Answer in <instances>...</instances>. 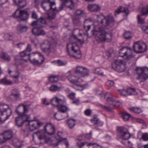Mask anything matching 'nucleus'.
<instances>
[{
  "mask_svg": "<svg viewBox=\"0 0 148 148\" xmlns=\"http://www.w3.org/2000/svg\"><path fill=\"white\" fill-rule=\"evenodd\" d=\"M142 15H148V5L143 8L142 9Z\"/></svg>",
  "mask_w": 148,
  "mask_h": 148,
  "instance_id": "45",
  "label": "nucleus"
},
{
  "mask_svg": "<svg viewBox=\"0 0 148 148\" xmlns=\"http://www.w3.org/2000/svg\"><path fill=\"white\" fill-rule=\"evenodd\" d=\"M84 27L88 36L90 37L94 36L97 39L102 42H109L112 39V34L111 32L110 31H107L102 27L98 26L95 27L90 36L88 33V31L90 28L91 26L90 25H86V24H84Z\"/></svg>",
  "mask_w": 148,
  "mask_h": 148,
  "instance_id": "1",
  "label": "nucleus"
},
{
  "mask_svg": "<svg viewBox=\"0 0 148 148\" xmlns=\"http://www.w3.org/2000/svg\"><path fill=\"white\" fill-rule=\"evenodd\" d=\"M88 70L86 68L82 66L76 67L75 71V73H79L82 77H85L88 75Z\"/></svg>",
  "mask_w": 148,
  "mask_h": 148,
  "instance_id": "15",
  "label": "nucleus"
},
{
  "mask_svg": "<svg viewBox=\"0 0 148 148\" xmlns=\"http://www.w3.org/2000/svg\"><path fill=\"white\" fill-rule=\"evenodd\" d=\"M30 54L29 53H27L25 51H22L20 53V55L21 57L23 58L27 57L29 59Z\"/></svg>",
  "mask_w": 148,
  "mask_h": 148,
  "instance_id": "51",
  "label": "nucleus"
},
{
  "mask_svg": "<svg viewBox=\"0 0 148 148\" xmlns=\"http://www.w3.org/2000/svg\"><path fill=\"white\" fill-rule=\"evenodd\" d=\"M28 28V27L26 25L20 24L17 25L16 30L18 33H21L27 31Z\"/></svg>",
  "mask_w": 148,
  "mask_h": 148,
  "instance_id": "29",
  "label": "nucleus"
},
{
  "mask_svg": "<svg viewBox=\"0 0 148 148\" xmlns=\"http://www.w3.org/2000/svg\"><path fill=\"white\" fill-rule=\"evenodd\" d=\"M136 71L137 75L136 78L140 82H143L148 78V68L137 67Z\"/></svg>",
  "mask_w": 148,
  "mask_h": 148,
  "instance_id": "5",
  "label": "nucleus"
},
{
  "mask_svg": "<svg viewBox=\"0 0 148 148\" xmlns=\"http://www.w3.org/2000/svg\"><path fill=\"white\" fill-rule=\"evenodd\" d=\"M130 110L131 111L136 114H139L142 112V110L140 108L136 107H132L130 108Z\"/></svg>",
  "mask_w": 148,
  "mask_h": 148,
  "instance_id": "38",
  "label": "nucleus"
},
{
  "mask_svg": "<svg viewBox=\"0 0 148 148\" xmlns=\"http://www.w3.org/2000/svg\"><path fill=\"white\" fill-rule=\"evenodd\" d=\"M118 92L121 95L125 96L127 95L126 90H125L124 89L119 90Z\"/></svg>",
  "mask_w": 148,
  "mask_h": 148,
  "instance_id": "56",
  "label": "nucleus"
},
{
  "mask_svg": "<svg viewBox=\"0 0 148 148\" xmlns=\"http://www.w3.org/2000/svg\"><path fill=\"white\" fill-rule=\"evenodd\" d=\"M68 54L70 56L77 59L82 57L81 51L79 47L75 43H70L66 46Z\"/></svg>",
  "mask_w": 148,
  "mask_h": 148,
  "instance_id": "3",
  "label": "nucleus"
},
{
  "mask_svg": "<svg viewBox=\"0 0 148 148\" xmlns=\"http://www.w3.org/2000/svg\"><path fill=\"white\" fill-rule=\"evenodd\" d=\"M10 110L11 112V115L12 113V111L9 105L4 103H0V112L2 115H3V113H6V115L7 116V114H10V112L8 111Z\"/></svg>",
  "mask_w": 148,
  "mask_h": 148,
  "instance_id": "16",
  "label": "nucleus"
},
{
  "mask_svg": "<svg viewBox=\"0 0 148 148\" xmlns=\"http://www.w3.org/2000/svg\"><path fill=\"white\" fill-rule=\"evenodd\" d=\"M57 135L59 137V138L60 139V141H62L64 140H66V138H62V132H58L57 133Z\"/></svg>",
  "mask_w": 148,
  "mask_h": 148,
  "instance_id": "55",
  "label": "nucleus"
},
{
  "mask_svg": "<svg viewBox=\"0 0 148 148\" xmlns=\"http://www.w3.org/2000/svg\"><path fill=\"white\" fill-rule=\"evenodd\" d=\"M120 56L127 60H130L134 57L131 48L124 47L121 49L119 52Z\"/></svg>",
  "mask_w": 148,
  "mask_h": 148,
  "instance_id": "6",
  "label": "nucleus"
},
{
  "mask_svg": "<svg viewBox=\"0 0 148 148\" xmlns=\"http://www.w3.org/2000/svg\"><path fill=\"white\" fill-rule=\"evenodd\" d=\"M73 0H62V3L60 5L59 9H56V10L59 11L63 9L64 6L67 7L72 9L74 6V3L73 2Z\"/></svg>",
  "mask_w": 148,
  "mask_h": 148,
  "instance_id": "12",
  "label": "nucleus"
},
{
  "mask_svg": "<svg viewBox=\"0 0 148 148\" xmlns=\"http://www.w3.org/2000/svg\"><path fill=\"white\" fill-rule=\"evenodd\" d=\"M20 73L19 72H17V75H11V77L13 79V80L14 83H19V77H20Z\"/></svg>",
  "mask_w": 148,
  "mask_h": 148,
  "instance_id": "36",
  "label": "nucleus"
},
{
  "mask_svg": "<svg viewBox=\"0 0 148 148\" xmlns=\"http://www.w3.org/2000/svg\"><path fill=\"white\" fill-rule=\"evenodd\" d=\"M98 118L95 116L93 118L91 119V122L94 124H97L98 123Z\"/></svg>",
  "mask_w": 148,
  "mask_h": 148,
  "instance_id": "57",
  "label": "nucleus"
},
{
  "mask_svg": "<svg viewBox=\"0 0 148 148\" xmlns=\"http://www.w3.org/2000/svg\"><path fill=\"white\" fill-rule=\"evenodd\" d=\"M56 63L59 66L64 65L66 64V62H64L62 61L59 60H57L56 61Z\"/></svg>",
  "mask_w": 148,
  "mask_h": 148,
  "instance_id": "62",
  "label": "nucleus"
},
{
  "mask_svg": "<svg viewBox=\"0 0 148 148\" xmlns=\"http://www.w3.org/2000/svg\"><path fill=\"white\" fill-rule=\"evenodd\" d=\"M49 81L52 83L58 82L59 80L58 77L57 75H51L49 78Z\"/></svg>",
  "mask_w": 148,
  "mask_h": 148,
  "instance_id": "35",
  "label": "nucleus"
},
{
  "mask_svg": "<svg viewBox=\"0 0 148 148\" xmlns=\"http://www.w3.org/2000/svg\"><path fill=\"white\" fill-rule=\"evenodd\" d=\"M63 102L62 99L58 98L56 97L53 98L51 100V103L54 106L58 107L60 105H61Z\"/></svg>",
  "mask_w": 148,
  "mask_h": 148,
  "instance_id": "19",
  "label": "nucleus"
},
{
  "mask_svg": "<svg viewBox=\"0 0 148 148\" xmlns=\"http://www.w3.org/2000/svg\"><path fill=\"white\" fill-rule=\"evenodd\" d=\"M29 14L27 9L19 11L17 9L13 15L14 18H17L21 21H25L28 18Z\"/></svg>",
  "mask_w": 148,
  "mask_h": 148,
  "instance_id": "8",
  "label": "nucleus"
},
{
  "mask_svg": "<svg viewBox=\"0 0 148 148\" xmlns=\"http://www.w3.org/2000/svg\"><path fill=\"white\" fill-rule=\"evenodd\" d=\"M68 80L72 83H75L77 82H81L83 80L80 78L75 75H70L67 77Z\"/></svg>",
  "mask_w": 148,
  "mask_h": 148,
  "instance_id": "20",
  "label": "nucleus"
},
{
  "mask_svg": "<svg viewBox=\"0 0 148 148\" xmlns=\"http://www.w3.org/2000/svg\"><path fill=\"white\" fill-rule=\"evenodd\" d=\"M61 89V87H58L56 85H52L49 88V90L52 92H55Z\"/></svg>",
  "mask_w": 148,
  "mask_h": 148,
  "instance_id": "40",
  "label": "nucleus"
},
{
  "mask_svg": "<svg viewBox=\"0 0 148 148\" xmlns=\"http://www.w3.org/2000/svg\"><path fill=\"white\" fill-rule=\"evenodd\" d=\"M2 134L3 135L6 140H8L12 137V131H7L4 132Z\"/></svg>",
  "mask_w": 148,
  "mask_h": 148,
  "instance_id": "28",
  "label": "nucleus"
},
{
  "mask_svg": "<svg viewBox=\"0 0 148 148\" xmlns=\"http://www.w3.org/2000/svg\"><path fill=\"white\" fill-rule=\"evenodd\" d=\"M123 12L127 14L128 12V10L126 8H124L122 6H120L115 11V15L116 16L120 12Z\"/></svg>",
  "mask_w": 148,
  "mask_h": 148,
  "instance_id": "27",
  "label": "nucleus"
},
{
  "mask_svg": "<svg viewBox=\"0 0 148 148\" xmlns=\"http://www.w3.org/2000/svg\"><path fill=\"white\" fill-rule=\"evenodd\" d=\"M48 19L49 20L53 19L55 18L56 14L55 12H50L47 14Z\"/></svg>",
  "mask_w": 148,
  "mask_h": 148,
  "instance_id": "47",
  "label": "nucleus"
},
{
  "mask_svg": "<svg viewBox=\"0 0 148 148\" xmlns=\"http://www.w3.org/2000/svg\"><path fill=\"white\" fill-rule=\"evenodd\" d=\"M15 4L20 8H23L26 6L27 2L25 0H13Z\"/></svg>",
  "mask_w": 148,
  "mask_h": 148,
  "instance_id": "22",
  "label": "nucleus"
},
{
  "mask_svg": "<svg viewBox=\"0 0 148 148\" xmlns=\"http://www.w3.org/2000/svg\"><path fill=\"white\" fill-rule=\"evenodd\" d=\"M60 106L59 107H58V110L59 112H62L64 113L67 110V107L65 106L60 105Z\"/></svg>",
  "mask_w": 148,
  "mask_h": 148,
  "instance_id": "43",
  "label": "nucleus"
},
{
  "mask_svg": "<svg viewBox=\"0 0 148 148\" xmlns=\"http://www.w3.org/2000/svg\"><path fill=\"white\" fill-rule=\"evenodd\" d=\"M73 21L74 24L75 25L80 26L82 24V21L80 18L77 16H75L73 18Z\"/></svg>",
  "mask_w": 148,
  "mask_h": 148,
  "instance_id": "34",
  "label": "nucleus"
},
{
  "mask_svg": "<svg viewBox=\"0 0 148 148\" xmlns=\"http://www.w3.org/2000/svg\"><path fill=\"white\" fill-rule=\"evenodd\" d=\"M97 21L104 26L109 25L112 23L114 21L113 18L112 16L105 17L103 16H97Z\"/></svg>",
  "mask_w": 148,
  "mask_h": 148,
  "instance_id": "11",
  "label": "nucleus"
},
{
  "mask_svg": "<svg viewBox=\"0 0 148 148\" xmlns=\"http://www.w3.org/2000/svg\"><path fill=\"white\" fill-rule=\"evenodd\" d=\"M46 3H50V9H52L54 10H56V8H53L52 6L55 5V3L54 2H51L50 1V0H44L42 2L41 4V6L43 8L45 11H47L45 7L44 6L43 4Z\"/></svg>",
  "mask_w": 148,
  "mask_h": 148,
  "instance_id": "25",
  "label": "nucleus"
},
{
  "mask_svg": "<svg viewBox=\"0 0 148 148\" xmlns=\"http://www.w3.org/2000/svg\"><path fill=\"white\" fill-rule=\"evenodd\" d=\"M29 121L28 125L29 126L30 130L33 131L38 129L37 126V121Z\"/></svg>",
  "mask_w": 148,
  "mask_h": 148,
  "instance_id": "24",
  "label": "nucleus"
},
{
  "mask_svg": "<svg viewBox=\"0 0 148 148\" xmlns=\"http://www.w3.org/2000/svg\"><path fill=\"white\" fill-rule=\"evenodd\" d=\"M13 82L10 80L8 79L5 77L0 79V84L4 85H11L13 84Z\"/></svg>",
  "mask_w": 148,
  "mask_h": 148,
  "instance_id": "30",
  "label": "nucleus"
},
{
  "mask_svg": "<svg viewBox=\"0 0 148 148\" xmlns=\"http://www.w3.org/2000/svg\"><path fill=\"white\" fill-rule=\"evenodd\" d=\"M29 108V105L21 104L18 106L16 112L18 115L15 119L16 124L18 127H21L24 122L28 121L29 116L27 114Z\"/></svg>",
  "mask_w": 148,
  "mask_h": 148,
  "instance_id": "2",
  "label": "nucleus"
},
{
  "mask_svg": "<svg viewBox=\"0 0 148 148\" xmlns=\"http://www.w3.org/2000/svg\"><path fill=\"white\" fill-rule=\"evenodd\" d=\"M126 91L127 95H136L137 94L135 88H129L126 90Z\"/></svg>",
  "mask_w": 148,
  "mask_h": 148,
  "instance_id": "31",
  "label": "nucleus"
},
{
  "mask_svg": "<svg viewBox=\"0 0 148 148\" xmlns=\"http://www.w3.org/2000/svg\"><path fill=\"white\" fill-rule=\"evenodd\" d=\"M142 29L144 31L146 32L148 30V24H145V25L141 27Z\"/></svg>",
  "mask_w": 148,
  "mask_h": 148,
  "instance_id": "64",
  "label": "nucleus"
},
{
  "mask_svg": "<svg viewBox=\"0 0 148 148\" xmlns=\"http://www.w3.org/2000/svg\"><path fill=\"white\" fill-rule=\"evenodd\" d=\"M32 18L35 19H38V15L35 12L33 11L32 12Z\"/></svg>",
  "mask_w": 148,
  "mask_h": 148,
  "instance_id": "60",
  "label": "nucleus"
},
{
  "mask_svg": "<svg viewBox=\"0 0 148 148\" xmlns=\"http://www.w3.org/2000/svg\"><path fill=\"white\" fill-rule=\"evenodd\" d=\"M125 65V62L123 60H116L112 63V67L118 72H122L124 71Z\"/></svg>",
  "mask_w": 148,
  "mask_h": 148,
  "instance_id": "7",
  "label": "nucleus"
},
{
  "mask_svg": "<svg viewBox=\"0 0 148 148\" xmlns=\"http://www.w3.org/2000/svg\"><path fill=\"white\" fill-rule=\"evenodd\" d=\"M118 130L122 137V138L125 140H127L130 137V134L126 129L124 127H119L118 128Z\"/></svg>",
  "mask_w": 148,
  "mask_h": 148,
  "instance_id": "14",
  "label": "nucleus"
},
{
  "mask_svg": "<svg viewBox=\"0 0 148 148\" xmlns=\"http://www.w3.org/2000/svg\"><path fill=\"white\" fill-rule=\"evenodd\" d=\"M108 102V104L110 105V106L108 107H106V106H104L102 105H101V107L103 109L106 110L107 111H112V106L111 105V104L110 103H111L110 102Z\"/></svg>",
  "mask_w": 148,
  "mask_h": 148,
  "instance_id": "46",
  "label": "nucleus"
},
{
  "mask_svg": "<svg viewBox=\"0 0 148 148\" xmlns=\"http://www.w3.org/2000/svg\"><path fill=\"white\" fill-rule=\"evenodd\" d=\"M124 36L125 39L128 40L131 39L132 37L131 32L130 31L125 32L124 34Z\"/></svg>",
  "mask_w": 148,
  "mask_h": 148,
  "instance_id": "42",
  "label": "nucleus"
},
{
  "mask_svg": "<svg viewBox=\"0 0 148 148\" xmlns=\"http://www.w3.org/2000/svg\"><path fill=\"white\" fill-rule=\"evenodd\" d=\"M107 101L108 102H110L111 103L110 104L112 106V108L114 107H119L121 105V103L119 102L115 101L112 97H108Z\"/></svg>",
  "mask_w": 148,
  "mask_h": 148,
  "instance_id": "21",
  "label": "nucleus"
},
{
  "mask_svg": "<svg viewBox=\"0 0 148 148\" xmlns=\"http://www.w3.org/2000/svg\"><path fill=\"white\" fill-rule=\"evenodd\" d=\"M31 25L34 26H40V25H42L39 24L38 20L36 21H33L31 23Z\"/></svg>",
  "mask_w": 148,
  "mask_h": 148,
  "instance_id": "59",
  "label": "nucleus"
},
{
  "mask_svg": "<svg viewBox=\"0 0 148 148\" xmlns=\"http://www.w3.org/2000/svg\"><path fill=\"white\" fill-rule=\"evenodd\" d=\"M143 139L145 141L148 140V134H144L142 136Z\"/></svg>",
  "mask_w": 148,
  "mask_h": 148,
  "instance_id": "61",
  "label": "nucleus"
},
{
  "mask_svg": "<svg viewBox=\"0 0 148 148\" xmlns=\"http://www.w3.org/2000/svg\"><path fill=\"white\" fill-rule=\"evenodd\" d=\"M0 58L7 61H10L11 59V57L8 53L3 52L0 53Z\"/></svg>",
  "mask_w": 148,
  "mask_h": 148,
  "instance_id": "26",
  "label": "nucleus"
},
{
  "mask_svg": "<svg viewBox=\"0 0 148 148\" xmlns=\"http://www.w3.org/2000/svg\"><path fill=\"white\" fill-rule=\"evenodd\" d=\"M54 116L56 119L58 121L64 119V117L62 116L60 113H55Z\"/></svg>",
  "mask_w": 148,
  "mask_h": 148,
  "instance_id": "44",
  "label": "nucleus"
},
{
  "mask_svg": "<svg viewBox=\"0 0 148 148\" xmlns=\"http://www.w3.org/2000/svg\"><path fill=\"white\" fill-rule=\"evenodd\" d=\"M29 60L35 65H41L44 61V58L40 53L35 52L30 54Z\"/></svg>",
  "mask_w": 148,
  "mask_h": 148,
  "instance_id": "4",
  "label": "nucleus"
},
{
  "mask_svg": "<svg viewBox=\"0 0 148 148\" xmlns=\"http://www.w3.org/2000/svg\"><path fill=\"white\" fill-rule=\"evenodd\" d=\"M18 56H16L15 57V60L16 62V64H23L25 62H26L27 60L26 59H18Z\"/></svg>",
  "mask_w": 148,
  "mask_h": 148,
  "instance_id": "33",
  "label": "nucleus"
},
{
  "mask_svg": "<svg viewBox=\"0 0 148 148\" xmlns=\"http://www.w3.org/2000/svg\"><path fill=\"white\" fill-rule=\"evenodd\" d=\"M36 134L38 137V139L40 140H43L44 142H49L50 140H47L48 138H47L45 134V132L43 130H39L34 133Z\"/></svg>",
  "mask_w": 148,
  "mask_h": 148,
  "instance_id": "18",
  "label": "nucleus"
},
{
  "mask_svg": "<svg viewBox=\"0 0 148 148\" xmlns=\"http://www.w3.org/2000/svg\"><path fill=\"white\" fill-rule=\"evenodd\" d=\"M4 38L6 40H11L12 39V35L9 34H5L4 35Z\"/></svg>",
  "mask_w": 148,
  "mask_h": 148,
  "instance_id": "53",
  "label": "nucleus"
},
{
  "mask_svg": "<svg viewBox=\"0 0 148 148\" xmlns=\"http://www.w3.org/2000/svg\"><path fill=\"white\" fill-rule=\"evenodd\" d=\"M38 21L39 24H45L46 23V20L43 17H41L39 19H38Z\"/></svg>",
  "mask_w": 148,
  "mask_h": 148,
  "instance_id": "54",
  "label": "nucleus"
},
{
  "mask_svg": "<svg viewBox=\"0 0 148 148\" xmlns=\"http://www.w3.org/2000/svg\"><path fill=\"white\" fill-rule=\"evenodd\" d=\"M6 140L5 139L3 135L2 134L0 135V144L5 142Z\"/></svg>",
  "mask_w": 148,
  "mask_h": 148,
  "instance_id": "58",
  "label": "nucleus"
},
{
  "mask_svg": "<svg viewBox=\"0 0 148 148\" xmlns=\"http://www.w3.org/2000/svg\"><path fill=\"white\" fill-rule=\"evenodd\" d=\"M88 10L91 11L97 12L100 10L101 8L96 4H90L88 6Z\"/></svg>",
  "mask_w": 148,
  "mask_h": 148,
  "instance_id": "23",
  "label": "nucleus"
},
{
  "mask_svg": "<svg viewBox=\"0 0 148 148\" xmlns=\"http://www.w3.org/2000/svg\"><path fill=\"white\" fill-rule=\"evenodd\" d=\"M130 116V115L128 113H124L122 114V117L123 120L125 121H128Z\"/></svg>",
  "mask_w": 148,
  "mask_h": 148,
  "instance_id": "49",
  "label": "nucleus"
},
{
  "mask_svg": "<svg viewBox=\"0 0 148 148\" xmlns=\"http://www.w3.org/2000/svg\"><path fill=\"white\" fill-rule=\"evenodd\" d=\"M140 16L139 15L138 16V22L139 23L142 24L144 23V21L143 19L140 18Z\"/></svg>",
  "mask_w": 148,
  "mask_h": 148,
  "instance_id": "63",
  "label": "nucleus"
},
{
  "mask_svg": "<svg viewBox=\"0 0 148 148\" xmlns=\"http://www.w3.org/2000/svg\"><path fill=\"white\" fill-rule=\"evenodd\" d=\"M68 125L70 129L72 128L75 125V121L73 119H70L68 120Z\"/></svg>",
  "mask_w": 148,
  "mask_h": 148,
  "instance_id": "37",
  "label": "nucleus"
},
{
  "mask_svg": "<svg viewBox=\"0 0 148 148\" xmlns=\"http://www.w3.org/2000/svg\"><path fill=\"white\" fill-rule=\"evenodd\" d=\"M8 111L10 112V114H7V116H6L5 118L3 119L2 118H1L0 117V124L3 123L6 120H7L8 118H9L10 116L11 112L10 110H9Z\"/></svg>",
  "mask_w": 148,
  "mask_h": 148,
  "instance_id": "50",
  "label": "nucleus"
},
{
  "mask_svg": "<svg viewBox=\"0 0 148 148\" xmlns=\"http://www.w3.org/2000/svg\"><path fill=\"white\" fill-rule=\"evenodd\" d=\"M43 27L42 25H40V26L35 27L32 30L33 34L36 36H44L46 34V32L41 28Z\"/></svg>",
  "mask_w": 148,
  "mask_h": 148,
  "instance_id": "13",
  "label": "nucleus"
},
{
  "mask_svg": "<svg viewBox=\"0 0 148 148\" xmlns=\"http://www.w3.org/2000/svg\"><path fill=\"white\" fill-rule=\"evenodd\" d=\"M11 95L13 96L16 99H17L19 98L20 94L17 89H14L11 91Z\"/></svg>",
  "mask_w": 148,
  "mask_h": 148,
  "instance_id": "32",
  "label": "nucleus"
},
{
  "mask_svg": "<svg viewBox=\"0 0 148 148\" xmlns=\"http://www.w3.org/2000/svg\"><path fill=\"white\" fill-rule=\"evenodd\" d=\"M50 140V141L49 142H46V143H48V144L53 146H57L58 145V143L57 142L54 140H51L49 138H48L47 140Z\"/></svg>",
  "mask_w": 148,
  "mask_h": 148,
  "instance_id": "52",
  "label": "nucleus"
},
{
  "mask_svg": "<svg viewBox=\"0 0 148 148\" xmlns=\"http://www.w3.org/2000/svg\"><path fill=\"white\" fill-rule=\"evenodd\" d=\"M94 72L95 73L98 74L101 76H103L104 75L103 72L101 71V70L99 68L95 69L94 71Z\"/></svg>",
  "mask_w": 148,
  "mask_h": 148,
  "instance_id": "48",
  "label": "nucleus"
},
{
  "mask_svg": "<svg viewBox=\"0 0 148 148\" xmlns=\"http://www.w3.org/2000/svg\"><path fill=\"white\" fill-rule=\"evenodd\" d=\"M45 130L46 133L49 135L54 134L56 129L54 126L51 124H48L45 127Z\"/></svg>",
  "mask_w": 148,
  "mask_h": 148,
  "instance_id": "17",
  "label": "nucleus"
},
{
  "mask_svg": "<svg viewBox=\"0 0 148 148\" xmlns=\"http://www.w3.org/2000/svg\"><path fill=\"white\" fill-rule=\"evenodd\" d=\"M40 47L43 52L49 54L54 51L53 45L48 40H45L41 43Z\"/></svg>",
  "mask_w": 148,
  "mask_h": 148,
  "instance_id": "10",
  "label": "nucleus"
},
{
  "mask_svg": "<svg viewBox=\"0 0 148 148\" xmlns=\"http://www.w3.org/2000/svg\"><path fill=\"white\" fill-rule=\"evenodd\" d=\"M146 44L142 41H138L135 42L133 46V50L137 53H143L147 50Z\"/></svg>",
  "mask_w": 148,
  "mask_h": 148,
  "instance_id": "9",
  "label": "nucleus"
},
{
  "mask_svg": "<svg viewBox=\"0 0 148 148\" xmlns=\"http://www.w3.org/2000/svg\"><path fill=\"white\" fill-rule=\"evenodd\" d=\"M74 88L77 90H82L86 87L85 85L76 84L74 85Z\"/></svg>",
  "mask_w": 148,
  "mask_h": 148,
  "instance_id": "41",
  "label": "nucleus"
},
{
  "mask_svg": "<svg viewBox=\"0 0 148 148\" xmlns=\"http://www.w3.org/2000/svg\"><path fill=\"white\" fill-rule=\"evenodd\" d=\"M85 13L84 11L80 10H77L75 12V16H82L84 15Z\"/></svg>",
  "mask_w": 148,
  "mask_h": 148,
  "instance_id": "39",
  "label": "nucleus"
}]
</instances>
